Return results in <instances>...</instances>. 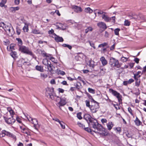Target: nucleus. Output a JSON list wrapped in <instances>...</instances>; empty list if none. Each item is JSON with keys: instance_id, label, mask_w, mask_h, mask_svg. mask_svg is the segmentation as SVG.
Masks as SVG:
<instances>
[{"instance_id": "a19ab883", "label": "nucleus", "mask_w": 146, "mask_h": 146, "mask_svg": "<svg viewBox=\"0 0 146 146\" xmlns=\"http://www.w3.org/2000/svg\"><path fill=\"white\" fill-rule=\"evenodd\" d=\"M128 59V58L122 56L121 58V60L123 62H127Z\"/></svg>"}, {"instance_id": "423d86ee", "label": "nucleus", "mask_w": 146, "mask_h": 146, "mask_svg": "<svg viewBox=\"0 0 146 146\" xmlns=\"http://www.w3.org/2000/svg\"><path fill=\"white\" fill-rule=\"evenodd\" d=\"M109 90L110 93H111L113 95L117 98L119 103H121L122 102L121 98H122V96L120 93L112 89H110Z\"/></svg>"}, {"instance_id": "c85d7f7f", "label": "nucleus", "mask_w": 146, "mask_h": 146, "mask_svg": "<svg viewBox=\"0 0 146 146\" xmlns=\"http://www.w3.org/2000/svg\"><path fill=\"white\" fill-rule=\"evenodd\" d=\"M9 135V133L5 131H3L0 134V137H3L5 136V135Z\"/></svg>"}, {"instance_id": "a211bd4d", "label": "nucleus", "mask_w": 146, "mask_h": 146, "mask_svg": "<svg viewBox=\"0 0 146 146\" xmlns=\"http://www.w3.org/2000/svg\"><path fill=\"white\" fill-rule=\"evenodd\" d=\"M108 129L109 130H110L113 126V124L112 122H109L106 124Z\"/></svg>"}, {"instance_id": "7ed1b4c3", "label": "nucleus", "mask_w": 146, "mask_h": 146, "mask_svg": "<svg viewBox=\"0 0 146 146\" xmlns=\"http://www.w3.org/2000/svg\"><path fill=\"white\" fill-rule=\"evenodd\" d=\"M92 101L93 102H92V105L90 109L92 113H95L97 112L99 108V103L95 101L94 99H92Z\"/></svg>"}, {"instance_id": "dca6fc26", "label": "nucleus", "mask_w": 146, "mask_h": 146, "mask_svg": "<svg viewBox=\"0 0 146 146\" xmlns=\"http://www.w3.org/2000/svg\"><path fill=\"white\" fill-rule=\"evenodd\" d=\"M54 35L56 36L54 38V39L56 42H62L63 41V39L62 37L57 36L55 34Z\"/></svg>"}, {"instance_id": "338daca9", "label": "nucleus", "mask_w": 146, "mask_h": 146, "mask_svg": "<svg viewBox=\"0 0 146 146\" xmlns=\"http://www.w3.org/2000/svg\"><path fill=\"white\" fill-rule=\"evenodd\" d=\"M128 81V83L129 84H130L132 82H133L134 81V80L133 79H129Z\"/></svg>"}, {"instance_id": "09e8293b", "label": "nucleus", "mask_w": 146, "mask_h": 146, "mask_svg": "<svg viewBox=\"0 0 146 146\" xmlns=\"http://www.w3.org/2000/svg\"><path fill=\"white\" fill-rule=\"evenodd\" d=\"M22 61L23 63V64L25 66H28L30 64V63L28 62H25L24 61V59H22Z\"/></svg>"}, {"instance_id": "6e6552de", "label": "nucleus", "mask_w": 146, "mask_h": 146, "mask_svg": "<svg viewBox=\"0 0 146 146\" xmlns=\"http://www.w3.org/2000/svg\"><path fill=\"white\" fill-rule=\"evenodd\" d=\"M27 119L29 121L31 122L34 124V127H35V129L36 130H37L38 127H39L38 121L35 119H33L30 116L27 117Z\"/></svg>"}, {"instance_id": "f8f14e48", "label": "nucleus", "mask_w": 146, "mask_h": 146, "mask_svg": "<svg viewBox=\"0 0 146 146\" xmlns=\"http://www.w3.org/2000/svg\"><path fill=\"white\" fill-rule=\"evenodd\" d=\"M48 70L52 74H53L54 72L53 68H54L53 65L51 64L50 62V64L46 66Z\"/></svg>"}, {"instance_id": "c756f323", "label": "nucleus", "mask_w": 146, "mask_h": 146, "mask_svg": "<svg viewBox=\"0 0 146 146\" xmlns=\"http://www.w3.org/2000/svg\"><path fill=\"white\" fill-rule=\"evenodd\" d=\"M35 68L37 70L40 71V72H42L44 71L43 67L41 66L37 65L36 66Z\"/></svg>"}, {"instance_id": "f03ea898", "label": "nucleus", "mask_w": 146, "mask_h": 146, "mask_svg": "<svg viewBox=\"0 0 146 146\" xmlns=\"http://www.w3.org/2000/svg\"><path fill=\"white\" fill-rule=\"evenodd\" d=\"M18 50L21 52L33 56V54L29 48L25 46H21L18 48Z\"/></svg>"}, {"instance_id": "4c0bfd02", "label": "nucleus", "mask_w": 146, "mask_h": 146, "mask_svg": "<svg viewBox=\"0 0 146 146\" xmlns=\"http://www.w3.org/2000/svg\"><path fill=\"white\" fill-rule=\"evenodd\" d=\"M6 2V0H2L1 2L0 3V6L1 7H3Z\"/></svg>"}, {"instance_id": "49530a36", "label": "nucleus", "mask_w": 146, "mask_h": 146, "mask_svg": "<svg viewBox=\"0 0 146 146\" xmlns=\"http://www.w3.org/2000/svg\"><path fill=\"white\" fill-rule=\"evenodd\" d=\"M59 123L60 125L61 128L63 129H64L65 128V126L64 125V123L62 121H61Z\"/></svg>"}, {"instance_id": "6ab92c4d", "label": "nucleus", "mask_w": 146, "mask_h": 146, "mask_svg": "<svg viewBox=\"0 0 146 146\" xmlns=\"http://www.w3.org/2000/svg\"><path fill=\"white\" fill-rule=\"evenodd\" d=\"M16 40L17 41V45H18V48L23 45V42L20 38H17Z\"/></svg>"}, {"instance_id": "aec40b11", "label": "nucleus", "mask_w": 146, "mask_h": 146, "mask_svg": "<svg viewBox=\"0 0 146 146\" xmlns=\"http://www.w3.org/2000/svg\"><path fill=\"white\" fill-rule=\"evenodd\" d=\"M94 63L95 62L93 60L90 59L88 62L87 64L90 67L94 68L95 66Z\"/></svg>"}, {"instance_id": "4d7b16f0", "label": "nucleus", "mask_w": 146, "mask_h": 146, "mask_svg": "<svg viewBox=\"0 0 146 146\" xmlns=\"http://www.w3.org/2000/svg\"><path fill=\"white\" fill-rule=\"evenodd\" d=\"M128 110L129 112L130 113V114L132 116L133 115V114L132 113V110L130 107H129L128 108Z\"/></svg>"}, {"instance_id": "2eb2a0df", "label": "nucleus", "mask_w": 146, "mask_h": 146, "mask_svg": "<svg viewBox=\"0 0 146 146\" xmlns=\"http://www.w3.org/2000/svg\"><path fill=\"white\" fill-rule=\"evenodd\" d=\"M100 60L103 66H105L108 63L107 61L104 56H102L100 58Z\"/></svg>"}, {"instance_id": "603ef678", "label": "nucleus", "mask_w": 146, "mask_h": 146, "mask_svg": "<svg viewBox=\"0 0 146 146\" xmlns=\"http://www.w3.org/2000/svg\"><path fill=\"white\" fill-rule=\"evenodd\" d=\"M15 46V44H11L10 45V49L11 50L14 49V48Z\"/></svg>"}, {"instance_id": "5fc2aeb1", "label": "nucleus", "mask_w": 146, "mask_h": 146, "mask_svg": "<svg viewBox=\"0 0 146 146\" xmlns=\"http://www.w3.org/2000/svg\"><path fill=\"white\" fill-rule=\"evenodd\" d=\"M16 32L17 34L18 35H19L20 34L21 32V30L18 27H17L16 28Z\"/></svg>"}, {"instance_id": "79ce46f5", "label": "nucleus", "mask_w": 146, "mask_h": 146, "mask_svg": "<svg viewBox=\"0 0 146 146\" xmlns=\"http://www.w3.org/2000/svg\"><path fill=\"white\" fill-rule=\"evenodd\" d=\"M120 30V29H116L114 31L115 34L118 35H119V32Z\"/></svg>"}, {"instance_id": "e433bc0d", "label": "nucleus", "mask_w": 146, "mask_h": 146, "mask_svg": "<svg viewBox=\"0 0 146 146\" xmlns=\"http://www.w3.org/2000/svg\"><path fill=\"white\" fill-rule=\"evenodd\" d=\"M62 46L64 47H67L70 50H71L72 48V46L71 45L66 44H63Z\"/></svg>"}, {"instance_id": "bb28decb", "label": "nucleus", "mask_w": 146, "mask_h": 146, "mask_svg": "<svg viewBox=\"0 0 146 146\" xmlns=\"http://www.w3.org/2000/svg\"><path fill=\"white\" fill-rule=\"evenodd\" d=\"M54 98L53 99H51L52 100H54L55 101L56 103H58L59 102L60 100V98L58 96H56V94L54 95V96H53Z\"/></svg>"}, {"instance_id": "7c9ffc66", "label": "nucleus", "mask_w": 146, "mask_h": 146, "mask_svg": "<svg viewBox=\"0 0 146 146\" xmlns=\"http://www.w3.org/2000/svg\"><path fill=\"white\" fill-rule=\"evenodd\" d=\"M56 73L58 74H60L61 75H64L65 74V72L59 69H57L56 71Z\"/></svg>"}, {"instance_id": "9b49d317", "label": "nucleus", "mask_w": 146, "mask_h": 146, "mask_svg": "<svg viewBox=\"0 0 146 146\" xmlns=\"http://www.w3.org/2000/svg\"><path fill=\"white\" fill-rule=\"evenodd\" d=\"M66 104V101L63 98H60L59 102L58 103H56V105L60 108L61 106H63Z\"/></svg>"}, {"instance_id": "37998d69", "label": "nucleus", "mask_w": 146, "mask_h": 146, "mask_svg": "<svg viewBox=\"0 0 146 146\" xmlns=\"http://www.w3.org/2000/svg\"><path fill=\"white\" fill-rule=\"evenodd\" d=\"M82 113L81 112H79L77 113V117L79 119H82V117L81 116Z\"/></svg>"}, {"instance_id": "ea45409f", "label": "nucleus", "mask_w": 146, "mask_h": 146, "mask_svg": "<svg viewBox=\"0 0 146 146\" xmlns=\"http://www.w3.org/2000/svg\"><path fill=\"white\" fill-rule=\"evenodd\" d=\"M85 102L86 104V106L90 108L91 105H90V102L89 100H86V101H85Z\"/></svg>"}, {"instance_id": "bf43d9fd", "label": "nucleus", "mask_w": 146, "mask_h": 146, "mask_svg": "<svg viewBox=\"0 0 146 146\" xmlns=\"http://www.w3.org/2000/svg\"><path fill=\"white\" fill-rule=\"evenodd\" d=\"M101 121L103 124H104V123L107 122V120L105 119H101Z\"/></svg>"}, {"instance_id": "13d9d810", "label": "nucleus", "mask_w": 146, "mask_h": 146, "mask_svg": "<svg viewBox=\"0 0 146 146\" xmlns=\"http://www.w3.org/2000/svg\"><path fill=\"white\" fill-rule=\"evenodd\" d=\"M84 130L85 131H87L88 132L90 133L91 132V129L89 128L88 127H85L84 128Z\"/></svg>"}, {"instance_id": "8fccbe9b", "label": "nucleus", "mask_w": 146, "mask_h": 146, "mask_svg": "<svg viewBox=\"0 0 146 146\" xmlns=\"http://www.w3.org/2000/svg\"><path fill=\"white\" fill-rule=\"evenodd\" d=\"M41 77L44 78H45L47 77V75L46 74L41 73L40 74Z\"/></svg>"}, {"instance_id": "a18cd8bd", "label": "nucleus", "mask_w": 146, "mask_h": 146, "mask_svg": "<svg viewBox=\"0 0 146 146\" xmlns=\"http://www.w3.org/2000/svg\"><path fill=\"white\" fill-rule=\"evenodd\" d=\"M78 125L82 128L84 129L85 127V125L80 122H78L77 123Z\"/></svg>"}, {"instance_id": "3c124183", "label": "nucleus", "mask_w": 146, "mask_h": 146, "mask_svg": "<svg viewBox=\"0 0 146 146\" xmlns=\"http://www.w3.org/2000/svg\"><path fill=\"white\" fill-rule=\"evenodd\" d=\"M130 25V23L127 20H125L124 22V25L125 26H129Z\"/></svg>"}, {"instance_id": "69168bd1", "label": "nucleus", "mask_w": 146, "mask_h": 146, "mask_svg": "<svg viewBox=\"0 0 146 146\" xmlns=\"http://www.w3.org/2000/svg\"><path fill=\"white\" fill-rule=\"evenodd\" d=\"M20 0H15L14 3L15 5H18L19 4Z\"/></svg>"}, {"instance_id": "72a5a7b5", "label": "nucleus", "mask_w": 146, "mask_h": 146, "mask_svg": "<svg viewBox=\"0 0 146 146\" xmlns=\"http://www.w3.org/2000/svg\"><path fill=\"white\" fill-rule=\"evenodd\" d=\"M136 80L135 82V85L137 87H139L140 85V79H138V78H137V79H135Z\"/></svg>"}, {"instance_id": "2f4dec72", "label": "nucleus", "mask_w": 146, "mask_h": 146, "mask_svg": "<svg viewBox=\"0 0 146 146\" xmlns=\"http://www.w3.org/2000/svg\"><path fill=\"white\" fill-rule=\"evenodd\" d=\"M93 29L91 27H88L85 30V33H86V34L90 31H92L93 30Z\"/></svg>"}, {"instance_id": "0e129e2a", "label": "nucleus", "mask_w": 146, "mask_h": 146, "mask_svg": "<svg viewBox=\"0 0 146 146\" xmlns=\"http://www.w3.org/2000/svg\"><path fill=\"white\" fill-rule=\"evenodd\" d=\"M139 59L137 58H135L134 59V61L137 64H138L139 63Z\"/></svg>"}, {"instance_id": "de8ad7c7", "label": "nucleus", "mask_w": 146, "mask_h": 146, "mask_svg": "<svg viewBox=\"0 0 146 146\" xmlns=\"http://www.w3.org/2000/svg\"><path fill=\"white\" fill-rule=\"evenodd\" d=\"M20 128H21L22 132L23 133L27 134V131H26V129L25 128L23 127H20Z\"/></svg>"}, {"instance_id": "680f3d73", "label": "nucleus", "mask_w": 146, "mask_h": 146, "mask_svg": "<svg viewBox=\"0 0 146 146\" xmlns=\"http://www.w3.org/2000/svg\"><path fill=\"white\" fill-rule=\"evenodd\" d=\"M89 43H90V45L92 47H93L94 49L96 48H95V46H94V44L92 42H90V41H89Z\"/></svg>"}, {"instance_id": "cd10ccee", "label": "nucleus", "mask_w": 146, "mask_h": 146, "mask_svg": "<svg viewBox=\"0 0 146 146\" xmlns=\"http://www.w3.org/2000/svg\"><path fill=\"white\" fill-rule=\"evenodd\" d=\"M50 61L48 60L47 58L44 59L42 61V64L45 66H47L50 64Z\"/></svg>"}, {"instance_id": "4be33fe9", "label": "nucleus", "mask_w": 146, "mask_h": 146, "mask_svg": "<svg viewBox=\"0 0 146 146\" xmlns=\"http://www.w3.org/2000/svg\"><path fill=\"white\" fill-rule=\"evenodd\" d=\"M134 122L135 124L137 126H139L142 124L141 122L138 119L137 117H136L135 119L134 120Z\"/></svg>"}, {"instance_id": "58836bf2", "label": "nucleus", "mask_w": 146, "mask_h": 146, "mask_svg": "<svg viewBox=\"0 0 146 146\" xmlns=\"http://www.w3.org/2000/svg\"><path fill=\"white\" fill-rule=\"evenodd\" d=\"M108 45V43L107 42H104L103 43L100 44L98 46V47H104L105 46H106Z\"/></svg>"}, {"instance_id": "f704fd0d", "label": "nucleus", "mask_w": 146, "mask_h": 146, "mask_svg": "<svg viewBox=\"0 0 146 146\" xmlns=\"http://www.w3.org/2000/svg\"><path fill=\"white\" fill-rule=\"evenodd\" d=\"M10 137H11L13 138L14 142L16 141L17 139L16 136L15 135L12 133H10Z\"/></svg>"}, {"instance_id": "9d476101", "label": "nucleus", "mask_w": 146, "mask_h": 146, "mask_svg": "<svg viewBox=\"0 0 146 146\" xmlns=\"http://www.w3.org/2000/svg\"><path fill=\"white\" fill-rule=\"evenodd\" d=\"M97 25L99 28H101L104 30H105L107 28L106 24L103 22H99L97 23Z\"/></svg>"}, {"instance_id": "c03bdc74", "label": "nucleus", "mask_w": 146, "mask_h": 146, "mask_svg": "<svg viewBox=\"0 0 146 146\" xmlns=\"http://www.w3.org/2000/svg\"><path fill=\"white\" fill-rule=\"evenodd\" d=\"M88 92L90 93L94 94L95 93V91L94 89L90 88H89L88 89Z\"/></svg>"}, {"instance_id": "412c9836", "label": "nucleus", "mask_w": 146, "mask_h": 146, "mask_svg": "<svg viewBox=\"0 0 146 146\" xmlns=\"http://www.w3.org/2000/svg\"><path fill=\"white\" fill-rule=\"evenodd\" d=\"M141 73L140 71H138L136 74H133V78L135 79H137V78H140L141 76V75L140 74Z\"/></svg>"}, {"instance_id": "ddd939ff", "label": "nucleus", "mask_w": 146, "mask_h": 146, "mask_svg": "<svg viewBox=\"0 0 146 146\" xmlns=\"http://www.w3.org/2000/svg\"><path fill=\"white\" fill-rule=\"evenodd\" d=\"M72 9L74 10V11L77 13H80L82 11V9L80 7L74 5L72 7Z\"/></svg>"}, {"instance_id": "774afa93", "label": "nucleus", "mask_w": 146, "mask_h": 146, "mask_svg": "<svg viewBox=\"0 0 146 146\" xmlns=\"http://www.w3.org/2000/svg\"><path fill=\"white\" fill-rule=\"evenodd\" d=\"M50 83L52 84H56V82L55 80L54 79L51 80L50 81Z\"/></svg>"}, {"instance_id": "b1692460", "label": "nucleus", "mask_w": 146, "mask_h": 146, "mask_svg": "<svg viewBox=\"0 0 146 146\" xmlns=\"http://www.w3.org/2000/svg\"><path fill=\"white\" fill-rule=\"evenodd\" d=\"M19 9V7H11L10 8V11L13 13H15L16 11L18 10Z\"/></svg>"}, {"instance_id": "39448f33", "label": "nucleus", "mask_w": 146, "mask_h": 146, "mask_svg": "<svg viewBox=\"0 0 146 146\" xmlns=\"http://www.w3.org/2000/svg\"><path fill=\"white\" fill-rule=\"evenodd\" d=\"M109 64L111 67H115L117 68H119L120 64L119 63V61L115 58L111 57L109 60Z\"/></svg>"}, {"instance_id": "a878e982", "label": "nucleus", "mask_w": 146, "mask_h": 146, "mask_svg": "<svg viewBox=\"0 0 146 146\" xmlns=\"http://www.w3.org/2000/svg\"><path fill=\"white\" fill-rule=\"evenodd\" d=\"M42 55L43 56L46 57L47 59H50L52 57V56L51 54H48L43 53H42Z\"/></svg>"}, {"instance_id": "1a4fd4ad", "label": "nucleus", "mask_w": 146, "mask_h": 146, "mask_svg": "<svg viewBox=\"0 0 146 146\" xmlns=\"http://www.w3.org/2000/svg\"><path fill=\"white\" fill-rule=\"evenodd\" d=\"M10 114L11 115V117L10 118V124H12L14 123L15 121V118H16V117H15V118H13L14 115H15V113L13 110L12 109L10 108Z\"/></svg>"}, {"instance_id": "393cba45", "label": "nucleus", "mask_w": 146, "mask_h": 146, "mask_svg": "<svg viewBox=\"0 0 146 146\" xmlns=\"http://www.w3.org/2000/svg\"><path fill=\"white\" fill-rule=\"evenodd\" d=\"M10 55L14 59H16L17 57V53L15 51H12L10 53Z\"/></svg>"}, {"instance_id": "0eeeda50", "label": "nucleus", "mask_w": 146, "mask_h": 146, "mask_svg": "<svg viewBox=\"0 0 146 146\" xmlns=\"http://www.w3.org/2000/svg\"><path fill=\"white\" fill-rule=\"evenodd\" d=\"M102 19L106 22H108L111 21L112 20V22L114 23L115 22V17L113 16L111 17H110L107 15L104 14L102 16Z\"/></svg>"}, {"instance_id": "c9c22d12", "label": "nucleus", "mask_w": 146, "mask_h": 146, "mask_svg": "<svg viewBox=\"0 0 146 146\" xmlns=\"http://www.w3.org/2000/svg\"><path fill=\"white\" fill-rule=\"evenodd\" d=\"M60 26V29L62 30H64L66 29V25L65 24H63L61 23H58Z\"/></svg>"}, {"instance_id": "052dcab7", "label": "nucleus", "mask_w": 146, "mask_h": 146, "mask_svg": "<svg viewBox=\"0 0 146 146\" xmlns=\"http://www.w3.org/2000/svg\"><path fill=\"white\" fill-rule=\"evenodd\" d=\"M4 120H5V122L7 123L8 124H9L8 120H9V118L6 117H4Z\"/></svg>"}, {"instance_id": "4468645a", "label": "nucleus", "mask_w": 146, "mask_h": 146, "mask_svg": "<svg viewBox=\"0 0 146 146\" xmlns=\"http://www.w3.org/2000/svg\"><path fill=\"white\" fill-rule=\"evenodd\" d=\"M84 118L88 122V121L90 122L93 119V118H92L90 115L88 114H85L84 117Z\"/></svg>"}, {"instance_id": "e2e57ef3", "label": "nucleus", "mask_w": 146, "mask_h": 146, "mask_svg": "<svg viewBox=\"0 0 146 146\" xmlns=\"http://www.w3.org/2000/svg\"><path fill=\"white\" fill-rule=\"evenodd\" d=\"M116 130H117V132L120 133L121 132V129L120 127H117L116 128Z\"/></svg>"}, {"instance_id": "20e7f679", "label": "nucleus", "mask_w": 146, "mask_h": 146, "mask_svg": "<svg viewBox=\"0 0 146 146\" xmlns=\"http://www.w3.org/2000/svg\"><path fill=\"white\" fill-rule=\"evenodd\" d=\"M45 94L46 96L50 99H53V96H54L55 94L54 92V88L47 87L45 89Z\"/></svg>"}, {"instance_id": "6e6d98bb", "label": "nucleus", "mask_w": 146, "mask_h": 146, "mask_svg": "<svg viewBox=\"0 0 146 146\" xmlns=\"http://www.w3.org/2000/svg\"><path fill=\"white\" fill-rule=\"evenodd\" d=\"M97 13L99 15H102L106 13V12L101 11V10H99L97 12Z\"/></svg>"}, {"instance_id": "f3484780", "label": "nucleus", "mask_w": 146, "mask_h": 146, "mask_svg": "<svg viewBox=\"0 0 146 146\" xmlns=\"http://www.w3.org/2000/svg\"><path fill=\"white\" fill-rule=\"evenodd\" d=\"M133 18L134 19L139 20L143 19V16L141 14H139L138 15H134L133 17Z\"/></svg>"}, {"instance_id": "864d4df0", "label": "nucleus", "mask_w": 146, "mask_h": 146, "mask_svg": "<svg viewBox=\"0 0 146 146\" xmlns=\"http://www.w3.org/2000/svg\"><path fill=\"white\" fill-rule=\"evenodd\" d=\"M50 60H51L52 62H54V63L56 64L57 63L56 60H55V58L53 57L52 56Z\"/></svg>"}, {"instance_id": "5701e85b", "label": "nucleus", "mask_w": 146, "mask_h": 146, "mask_svg": "<svg viewBox=\"0 0 146 146\" xmlns=\"http://www.w3.org/2000/svg\"><path fill=\"white\" fill-rule=\"evenodd\" d=\"M84 11L86 13L90 14L93 12V11L90 7H88L85 8Z\"/></svg>"}, {"instance_id": "473e14b6", "label": "nucleus", "mask_w": 146, "mask_h": 146, "mask_svg": "<svg viewBox=\"0 0 146 146\" xmlns=\"http://www.w3.org/2000/svg\"><path fill=\"white\" fill-rule=\"evenodd\" d=\"M23 29L25 32H27L29 30L28 25L25 24V26L23 28Z\"/></svg>"}, {"instance_id": "f257e3e1", "label": "nucleus", "mask_w": 146, "mask_h": 146, "mask_svg": "<svg viewBox=\"0 0 146 146\" xmlns=\"http://www.w3.org/2000/svg\"><path fill=\"white\" fill-rule=\"evenodd\" d=\"M89 125L94 129V131L96 133L98 131H103L105 129L103 128L102 125L98 123L96 120L93 119L89 123L88 122Z\"/></svg>"}]
</instances>
